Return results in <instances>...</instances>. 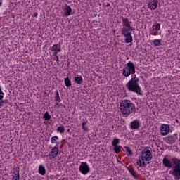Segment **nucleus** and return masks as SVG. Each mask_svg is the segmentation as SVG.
<instances>
[{"label": "nucleus", "instance_id": "obj_1", "mask_svg": "<svg viewBox=\"0 0 180 180\" xmlns=\"http://www.w3.org/2000/svg\"><path fill=\"white\" fill-rule=\"evenodd\" d=\"M162 164L166 168H172V169L169 171V174L173 175L175 180L180 179V159L174 158L169 160L168 158L165 157L162 160Z\"/></svg>", "mask_w": 180, "mask_h": 180}, {"label": "nucleus", "instance_id": "obj_2", "mask_svg": "<svg viewBox=\"0 0 180 180\" xmlns=\"http://www.w3.org/2000/svg\"><path fill=\"white\" fill-rule=\"evenodd\" d=\"M139 81H140V79L135 74H133L131 79L127 83L126 88L129 92H134L137 95L143 96V92L141 91V87L139 84Z\"/></svg>", "mask_w": 180, "mask_h": 180}, {"label": "nucleus", "instance_id": "obj_3", "mask_svg": "<svg viewBox=\"0 0 180 180\" xmlns=\"http://www.w3.org/2000/svg\"><path fill=\"white\" fill-rule=\"evenodd\" d=\"M120 110L127 117L131 113L136 112V105L130 100L125 99L120 103Z\"/></svg>", "mask_w": 180, "mask_h": 180}, {"label": "nucleus", "instance_id": "obj_4", "mask_svg": "<svg viewBox=\"0 0 180 180\" xmlns=\"http://www.w3.org/2000/svg\"><path fill=\"white\" fill-rule=\"evenodd\" d=\"M124 27L122 29L121 34L125 37V43H131L133 41V36H131V32L134 30L133 27L130 25V23H124Z\"/></svg>", "mask_w": 180, "mask_h": 180}, {"label": "nucleus", "instance_id": "obj_5", "mask_svg": "<svg viewBox=\"0 0 180 180\" xmlns=\"http://www.w3.org/2000/svg\"><path fill=\"white\" fill-rule=\"evenodd\" d=\"M141 158H143L145 161H151L153 158V154L151 153V151H150V149H148V148H145L142 150Z\"/></svg>", "mask_w": 180, "mask_h": 180}, {"label": "nucleus", "instance_id": "obj_6", "mask_svg": "<svg viewBox=\"0 0 180 180\" xmlns=\"http://www.w3.org/2000/svg\"><path fill=\"white\" fill-rule=\"evenodd\" d=\"M79 170L81 174H83V175H86L89 171H91V168L89 167L88 163L82 162L79 165Z\"/></svg>", "mask_w": 180, "mask_h": 180}, {"label": "nucleus", "instance_id": "obj_7", "mask_svg": "<svg viewBox=\"0 0 180 180\" xmlns=\"http://www.w3.org/2000/svg\"><path fill=\"white\" fill-rule=\"evenodd\" d=\"M160 29H161V25H160V24L153 25L152 30H150L151 34H153V36H157L158 34H161V32H160Z\"/></svg>", "mask_w": 180, "mask_h": 180}, {"label": "nucleus", "instance_id": "obj_8", "mask_svg": "<svg viewBox=\"0 0 180 180\" xmlns=\"http://www.w3.org/2000/svg\"><path fill=\"white\" fill-rule=\"evenodd\" d=\"M176 140H178V134L168 136V137L166 138L165 141L167 142L168 144H175Z\"/></svg>", "mask_w": 180, "mask_h": 180}, {"label": "nucleus", "instance_id": "obj_9", "mask_svg": "<svg viewBox=\"0 0 180 180\" xmlns=\"http://www.w3.org/2000/svg\"><path fill=\"white\" fill-rule=\"evenodd\" d=\"M124 68H126L127 70L130 71L131 75L136 74V65H134V63L132 62L129 61L127 64H125Z\"/></svg>", "mask_w": 180, "mask_h": 180}, {"label": "nucleus", "instance_id": "obj_10", "mask_svg": "<svg viewBox=\"0 0 180 180\" xmlns=\"http://www.w3.org/2000/svg\"><path fill=\"white\" fill-rule=\"evenodd\" d=\"M131 130H139L140 129V122L138 120H135L130 123Z\"/></svg>", "mask_w": 180, "mask_h": 180}, {"label": "nucleus", "instance_id": "obj_11", "mask_svg": "<svg viewBox=\"0 0 180 180\" xmlns=\"http://www.w3.org/2000/svg\"><path fill=\"white\" fill-rule=\"evenodd\" d=\"M63 12L64 16H70V15H72V13H74L72 12V8H71V7L67 4H65Z\"/></svg>", "mask_w": 180, "mask_h": 180}, {"label": "nucleus", "instance_id": "obj_12", "mask_svg": "<svg viewBox=\"0 0 180 180\" xmlns=\"http://www.w3.org/2000/svg\"><path fill=\"white\" fill-rule=\"evenodd\" d=\"M162 136H167L169 133V125L162 124L161 126Z\"/></svg>", "mask_w": 180, "mask_h": 180}, {"label": "nucleus", "instance_id": "obj_13", "mask_svg": "<svg viewBox=\"0 0 180 180\" xmlns=\"http://www.w3.org/2000/svg\"><path fill=\"white\" fill-rule=\"evenodd\" d=\"M58 147L56 146L54 148H53L50 152V154L49 155V157H51L52 158H56L57 155H58Z\"/></svg>", "mask_w": 180, "mask_h": 180}, {"label": "nucleus", "instance_id": "obj_14", "mask_svg": "<svg viewBox=\"0 0 180 180\" xmlns=\"http://www.w3.org/2000/svg\"><path fill=\"white\" fill-rule=\"evenodd\" d=\"M13 171L12 180H20V176H19V167H14Z\"/></svg>", "mask_w": 180, "mask_h": 180}, {"label": "nucleus", "instance_id": "obj_15", "mask_svg": "<svg viewBox=\"0 0 180 180\" xmlns=\"http://www.w3.org/2000/svg\"><path fill=\"white\" fill-rule=\"evenodd\" d=\"M157 2H158V0H153L151 1H149L148 4L149 9H151V11H154V9H156L158 6Z\"/></svg>", "mask_w": 180, "mask_h": 180}, {"label": "nucleus", "instance_id": "obj_16", "mask_svg": "<svg viewBox=\"0 0 180 180\" xmlns=\"http://www.w3.org/2000/svg\"><path fill=\"white\" fill-rule=\"evenodd\" d=\"M51 51H58L61 52V44H53L52 47L50 48Z\"/></svg>", "mask_w": 180, "mask_h": 180}, {"label": "nucleus", "instance_id": "obj_17", "mask_svg": "<svg viewBox=\"0 0 180 180\" xmlns=\"http://www.w3.org/2000/svg\"><path fill=\"white\" fill-rule=\"evenodd\" d=\"M74 82L75 84H78L79 85H81L84 82V79L82 78V76L77 75L74 77Z\"/></svg>", "mask_w": 180, "mask_h": 180}, {"label": "nucleus", "instance_id": "obj_18", "mask_svg": "<svg viewBox=\"0 0 180 180\" xmlns=\"http://www.w3.org/2000/svg\"><path fill=\"white\" fill-rule=\"evenodd\" d=\"M127 169H128L129 172L132 175L135 179H137L139 177H137V175H136V172H134V169L133 167H127Z\"/></svg>", "mask_w": 180, "mask_h": 180}, {"label": "nucleus", "instance_id": "obj_19", "mask_svg": "<svg viewBox=\"0 0 180 180\" xmlns=\"http://www.w3.org/2000/svg\"><path fill=\"white\" fill-rule=\"evenodd\" d=\"M39 174H40V175H45L46 174V167L44 166H43L42 165H39Z\"/></svg>", "mask_w": 180, "mask_h": 180}, {"label": "nucleus", "instance_id": "obj_20", "mask_svg": "<svg viewBox=\"0 0 180 180\" xmlns=\"http://www.w3.org/2000/svg\"><path fill=\"white\" fill-rule=\"evenodd\" d=\"M122 75H124V77H130V75H131V73L130 72V70H127L126 68H124L122 70Z\"/></svg>", "mask_w": 180, "mask_h": 180}, {"label": "nucleus", "instance_id": "obj_21", "mask_svg": "<svg viewBox=\"0 0 180 180\" xmlns=\"http://www.w3.org/2000/svg\"><path fill=\"white\" fill-rule=\"evenodd\" d=\"M113 151H115V153H116L117 154V153H120V151H122V150H123V148L121 146H115L113 147L112 148Z\"/></svg>", "mask_w": 180, "mask_h": 180}, {"label": "nucleus", "instance_id": "obj_22", "mask_svg": "<svg viewBox=\"0 0 180 180\" xmlns=\"http://www.w3.org/2000/svg\"><path fill=\"white\" fill-rule=\"evenodd\" d=\"M65 85L66 88H70V86H71L72 84H71V80L70 79V77H68L65 78Z\"/></svg>", "mask_w": 180, "mask_h": 180}, {"label": "nucleus", "instance_id": "obj_23", "mask_svg": "<svg viewBox=\"0 0 180 180\" xmlns=\"http://www.w3.org/2000/svg\"><path fill=\"white\" fill-rule=\"evenodd\" d=\"M118 144H120V139H117V138H115L113 140H112V147H115L116 146H118Z\"/></svg>", "mask_w": 180, "mask_h": 180}, {"label": "nucleus", "instance_id": "obj_24", "mask_svg": "<svg viewBox=\"0 0 180 180\" xmlns=\"http://www.w3.org/2000/svg\"><path fill=\"white\" fill-rule=\"evenodd\" d=\"M57 140H58V136H53L51 139V143L52 144H56V147L57 146H58L59 143L57 141Z\"/></svg>", "mask_w": 180, "mask_h": 180}, {"label": "nucleus", "instance_id": "obj_25", "mask_svg": "<svg viewBox=\"0 0 180 180\" xmlns=\"http://www.w3.org/2000/svg\"><path fill=\"white\" fill-rule=\"evenodd\" d=\"M153 43L155 47H159V46H161V39H154Z\"/></svg>", "mask_w": 180, "mask_h": 180}, {"label": "nucleus", "instance_id": "obj_26", "mask_svg": "<svg viewBox=\"0 0 180 180\" xmlns=\"http://www.w3.org/2000/svg\"><path fill=\"white\" fill-rule=\"evenodd\" d=\"M55 101L56 102H61V98H60V94L58 93V91H56Z\"/></svg>", "mask_w": 180, "mask_h": 180}, {"label": "nucleus", "instance_id": "obj_27", "mask_svg": "<svg viewBox=\"0 0 180 180\" xmlns=\"http://www.w3.org/2000/svg\"><path fill=\"white\" fill-rule=\"evenodd\" d=\"M44 120H50V119H51V115H50V114H49V112H46L44 115Z\"/></svg>", "mask_w": 180, "mask_h": 180}, {"label": "nucleus", "instance_id": "obj_28", "mask_svg": "<svg viewBox=\"0 0 180 180\" xmlns=\"http://www.w3.org/2000/svg\"><path fill=\"white\" fill-rule=\"evenodd\" d=\"M124 150H126L127 153H128L129 155H133V152L131 151V150H130V147L124 146Z\"/></svg>", "mask_w": 180, "mask_h": 180}, {"label": "nucleus", "instance_id": "obj_29", "mask_svg": "<svg viewBox=\"0 0 180 180\" xmlns=\"http://www.w3.org/2000/svg\"><path fill=\"white\" fill-rule=\"evenodd\" d=\"M57 131H58V133H61V134L64 133V126H60V127H58L57 128Z\"/></svg>", "mask_w": 180, "mask_h": 180}, {"label": "nucleus", "instance_id": "obj_30", "mask_svg": "<svg viewBox=\"0 0 180 180\" xmlns=\"http://www.w3.org/2000/svg\"><path fill=\"white\" fill-rule=\"evenodd\" d=\"M4 91H2V87L0 86V101H2L4 99Z\"/></svg>", "mask_w": 180, "mask_h": 180}, {"label": "nucleus", "instance_id": "obj_31", "mask_svg": "<svg viewBox=\"0 0 180 180\" xmlns=\"http://www.w3.org/2000/svg\"><path fill=\"white\" fill-rule=\"evenodd\" d=\"M141 160H142V167L146 168L147 167V164H146V162H144L146 160V159L141 158Z\"/></svg>", "mask_w": 180, "mask_h": 180}, {"label": "nucleus", "instance_id": "obj_32", "mask_svg": "<svg viewBox=\"0 0 180 180\" xmlns=\"http://www.w3.org/2000/svg\"><path fill=\"white\" fill-rule=\"evenodd\" d=\"M122 23H130V22H129L127 18H122Z\"/></svg>", "mask_w": 180, "mask_h": 180}, {"label": "nucleus", "instance_id": "obj_33", "mask_svg": "<svg viewBox=\"0 0 180 180\" xmlns=\"http://www.w3.org/2000/svg\"><path fill=\"white\" fill-rule=\"evenodd\" d=\"M83 122H82V127L86 126V124L88 123V120H85V119H83Z\"/></svg>", "mask_w": 180, "mask_h": 180}, {"label": "nucleus", "instance_id": "obj_34", "mask_svg": "<svg viewBox=\"0 0 180 180\" xmlns=\"http://www.w3.org/2000/svg\"><path fill=\"white\" fill-rule=\"evenodd\" d=\"M136 165H139V167H143V165H142V162H141V160H138L136 162Z\"/></svg>", "mask_w": 180, "mask_h": 180}, {"label": "nucleus", "instance_id": "obj_35", "mask_svg": "<svg viewBox=\"0 0 180 180\" xmlns=\"http://www.w3.org/2000/svg\"><path fill=\"white\" fill-rule=\"evenodd\" d=\"M4 103H5V101L4 100L0 101V107L4 106Z\"/></svg>", "mask_w": 180, "mask_h": 180}, {"label": "nucleus", "instance_id": "obj_36", "mask_svg": "<svg viewBox=\"0 0 180 180\" xmlns=\"http://www.w3.org/2000/svg\"><path fill=\"white\" fill-rule=\"evenodd\" d=\"M58 53H59V52H58V51H53V56L54 57H58V56H57V54H58Z\"/></svg>", "mask_w": 180, "mask_h": 180}, {"label": "nucleus", "instance_id": "obj_37", "mask_svg": "<svg viewBox=\"0 0 180 180\" xmlns=\"http://www.w3.org/2000/svg\"><path fill=\"white\" fill-rule=\"evenodd\" d=\"M82 129L84 130L85 131H88V127H82Z\"/></svg>", "mask_w": 180, "mask_h": 180}, {"label": "nucleus", "instance_id": "obj_38", "mask_svg": "<svg viewBox=\"0 0 180 180\" xmlns=\"http://www.w3.org/2000/svg\"><path fill=\"white\" fill-rule=\"evenodd\" d=\"M56 61H57V62H58V61H59L58 56H56Z\"/></svg>", "mask_w": 180, "mask_h": 180}, {"label": "nucleus", "instance_id": "obj_39", "mask_svg": "<svg viewBox=\"0 0 180 180\" xmlns=\"http://www.w3.org/2000/svg\"><path fill=\"white\" fill-rule=\"evenodd\" d=\"M37 15H38V13L35 12V13H34V18H37Z\"/></svg>", "mask_w": 180, "mask_h": 180}, {"label": "nucleus", "instance_id": "obj_40", "mask_svg": "<svg viewBox=\"0 0 180 180\" xmlns=\"http://www.w3.org/2000/svg\"><path fill=\"white\" fill-rule=\"evenodd\" d=\"M59 103H60V102L56 101V106H58V105H60Z\"/></svg>", "mask_w": 180, "mask_h": 180}, {"label": "nucleus", "instance_id": "obj_41", "mask_svg": "<svg viewBox=\"0 0 180 180\" xmlns=\"http://www.w3.org/2000/svg\"><path fill=\"white\" fill-rule=\"evenodd\" d=\"M0 6H2V0H0Z\"/></svg>", "mask_w": 180, "mask_h": 180}, {"label": "nucleus", "instance_id": "obj_42", "mask_svg": "<svg viewBox=\"0 0 180 180\" xmlns=\"http://www.w3.org/2000/svg\"><path fill=\"white\" fill-rule=\"evenodd\" d=\"M176 123H179V121L178 120H176Z\"/></svg>", "mask_w": 180, "mask_h": 180}, {"label": "nucleus", "instance_id": "obj_43", "mask_svg": "<svg viewBox=\"0 0 180 180\" xmlns=\"http://www.w3.org/2000/svg\"><path fill=\"white\" fill-rule=\"evenodd\" d=\"M89 26H92V24H89Z\"/></svg>", "mask_w": 180, "mask_h": 180}, {"label": "nucleus", "instance_id": "obj_44", "mask_svg": "<svg viewBox=\"0 0 180 180\" xmlns=\"http://www.w3.org/2000/svg\"><path fill=\"white\" fill-rule=\"evenodd\" d=\"M109 5H110V4H108V6H109Z\"/></svg>", "mask_w": 180, "mask_h": 180}, {"label": "nucleus", "instance_id": "obj_45", "mask_svg": "<svg viewBox=\"0 0 180 180\" xmlns=\"http://www.w3.org/2000/svg\"><path fill=\"white\" fill-rule=\"evenodd\" d=\"M68 131H70V129H68Z\"/></svg>", "mask_w": 180, "mask_h": 180}, {"label": "nucleus", "instance_id": "obj_46", "mask_svg": "<svg viewBox=\"0 0 180 180\" xmlns=\"http://www.w3.org/2000/svg\"><path fill=\"white\" fill-rule=\"evenodd\" d=\"M110 180H112V179H110Z\"/></svg>", "mask_w": 180, "mask_h": 180}]
</instances>
